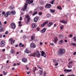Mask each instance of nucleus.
I'll return each mask as SVG.
<instances>
[{
  "label": "nucleus",
  "instance_id": "cd10ccee",
  "mask_svg": "<svg viewBox=\"0 0 76 76\" xmlns=\"http://www.w3.org/2000/svg\"><path fill=\"white\" fill-rule=\"evenodd\" d=\"M57 9H59V10H61L62 9V8H61V6H58L57 7Z\"/></svg>",
  "mask_w": 76,
  "mask_h": 76
},
{
  "label": "nucleus",
  "instance_id": "2eb2a0df",
  "mask_svg": "<svg viewBox=\"0 0 76 76\" xmlns=\"http://www.w3.org/2000/svg\"><path fill=\"white\" fill-rule=\"evenodd\" d=\"M72 71V69H66L64 70V72H70Z\"/></svg>",
  "mask_w": 76,
  "mask_h": 76
},
{
  "label": "nucleus",
  "instance_id": "9b49d317",
  "mask_svg": "<svg viewBox=\"0 0 76 76\" xmlns=\"http://www.w3.org/2000/svg\"><path fill=\"white\" fill-rule=\"evenodd\" d=\"M22 61L24 63H26L27 62V58H23L22 59Z\"/></svg>",
  "mask_w": 76,
  "mask_h": 76
},
{
  "label": "nucleus",
  "instance_id": "052dcab7",
  "mask_svg": "<svg viewBox=\"0 0 76 76\" xmlns=\"http://www.w3.org/2000/svg\"><path fill=\"white\" fill-rule=\"evenodd\" d=\"M54 44L53 43H50V45H53Z\"/></svg>",
  "mask_w": 76,
  "mask_h": 76
},
{
  "label": "nucleus",
  "instance_id": "c756f323",
  "mask_svg": "<svg viewBox=\"0 0 76 76\" xmlns=\"http://www.w3.org/2000/svg\"><path fill=\"white\" fill-rule=\"evenodd\" d=\"M73 63V61H69L68 63V64H69V65H70V64H72V63Z\"/></svg>",
  "mask_w": 76,
  "mask_h": 76
},
{
  "label": "nucleus",
  "instance_id": "37998d69",
  "mask_svg": "<svg viewBox=\"0 0 76 76\" xmlns=\"http://www.w3.org/2000/svg\"><path fill=\"white\" fill-rule=\"evenodd\" d=\"M60 28H61V29H63L64 28V26H60Z\"/></svg>",
  "mask_w": 76,
  "mask_h": 76
},
{
  "label": "nucleus",
  "instance_id": "f257e3e1",
  "mask_svg": "<svg viewBox=\"0 0 76 76\" xmlns=\"http://www.w3.org/2000/svg\"><path fill=\"white\" fill-rule=\"evenodd\" d=\"M34 2V0H27L26 1V3H25V5L24 8L22 9L21 10L23 11H25L27 9V6H28V4H30Z\"/></svg>",
  "mask_w": 76,
  "mask_h": 76
},
{
  "label": "nucleus",
  "instance_id": "338daca9",
  "mask_svg": "<svg viewBox=\"0 0 76 76\" xmlns=\"http://www.w3.org/2000/svg\"><path fill=\"white\" fill-rule=\"evenodd\" d=\"M43 43L42 42H40V45H42V44Z\"/></svg>",
  "mask_w": 76,
  "mask_h": 76
},
{
  "label": "nucleus",
  "instance_id": "774afa93",
  "mask_svg": "<svg viewBox=\"0 0 76 76\" xmlns=\"http://www.w3.org/2000/svg\"><path fill=\"white\" fill-rule=\"evenodd\" d=\"M60 76H64V75H60Z\"/></svg>",
  "mask_w": 76,
  "mask_h": 76
},
{
  "label": "nucleus",
  "instance_id": "5fc2aeb1",
  "mask_svg": "<svg viewBox=\"0 0 76 76\" xmlns=\"http://www.w3.org/2000/svg\"><path fill=\"white\" fill-rule=\"evenodd\" d=\"M44 9V7H42L41 8H40V10H42V9Z\"/></svg>",
  "mask_w": 76,
  "mask_h": 76
},
{
  "label": "nucleus",
  "instance_id": "a211bd4d",
  "mask_svg": "<svg viewBox=\"0 0 76 76\" xmlns=\"http://www.w3.org/2000/svg\"><path fill=\"white\" fill-rule=\"evenodd\" d=\"M11 53H12V54H15V51L12 49L11 51Z\"/></svg>",
  "mask_w": 76,
  "mask_h": 76
},
{
  "label": "nucleus",
  "instance_id": "5701e85b",
  "mask_svg": "<svg viewBox=\"0 0 76 76\" xmlns=\"http://www.w3.org/2000/svg\"><path fill=\"white\" fill-rule=\"evenodd\" d=\"M33 70L34 74H35V71L37 70V67H35L34 69Z\"/></svg>",
  "mask_w": 76,
  "mask_h": 76
},
{
  "label": "nucleus",
  "instance_id": "680f3d73",
  "mask_svg": "<svg viewBox=\"0 0 76 76\" xmlns=\"http://www.w3.org/2000/svg\"><path fill=\"white\" fill-rule=\"evenodd\" d=\"M70 76H75V75L74 74H71L70 75Z\"/></svg>",
  "mask_w": 76,
  "mask_h": 76
},
{
  "label": "nucleus",
  "instance_id": "412c9836",
  "mask_svg": "<svg viewBox=\"0 0 76 76\" xmlns=\"http://www.w3.org/2000/svg\"><path fill=\"white\" fill-rule=\"evenodd\" d=\"M25 52L26 53H27V54H29V53H30V52L28 51L27 49H26V50L25 51Z\"/></svg>",
  "mask_w": 76,
  "mask_h": 76
},
{
  "label": "nucleus",
  "instance_id": "3c124183",
  "mask_svg": "<svg viewBox=\"0 0 76 76\" xmlns=\"http://www.w3.org/2000/svg\"><path fill=\"white\" fill-rule=\"evenodd\" d=\"M22 20V17H20V20Z\"/></svg>",
  "mask_w": 76,
  "mask_h": 76
},
{
  "label": "nucleus",
  "instance_id": "f03ea898",
  "mask_svg": "<svg viewBox=\"0 0 76 76\" xmlns=\"http://www.w3.org/2000/svg\"><path fill=\"white\" fill-rule=\"evenodd\" d=\"M66 52V50L64 49H60L58 52V53L59 54H62L63 53H64Z\"/></svg>",
  "mask_w": 76,
  "mask_h": 76
},
{
  "label": "nucleus",
  "instance_id": "4d7b16f0",
  "mask_svg": "<svg viewBox=\"0 0 76 76\" xmlns=\"http://www.w3.org/2000/svg\"><path fill=\"white\" fill-rule=\"evenodd\" d=\"M70 37H73V35L72 34H70L69 35Z\"/></svg>",
  "mask_w": 76,
  "mask_h": 76
},
{
  "label": "nucleus",
  "instance_id": "4468645a",
  "mask_svg": "<svg viewBox=\"0 0 76 76\" xmlns=\"http://www.w3.org/2000/svg\"><path fill=\"white\" fill-rule=\"evenodd\" d=\"M10 15V12H9V11H8L7 12V13L5 14L4 16L6 17H7V16H8V15Z\"/></svg>",
  "mask_w": 76,
  "mask_h": 76
},
{
  "label": "nucleus",
  "instance_id": "603ef678",
  "mask_svg": "<svg viewBox=\"0 0 76 76\" xmlns=\"http://www.w3.org/2000/svg\"><path fill=\"white\" fill-rule=\"evenodd\" d=\"M8 32H8V31H6L5 33V34H6V35H7V34H8Z\"/></svg>",
  "mask_w": 76,
  "mask_h": 76
},
{
  "label": "nucleus",
  "instance_id": "ddd939ff",
  "mask_svg": "<svg viewBox=\"0 0 76 76\" xmlns=\"http://www.w3.org/2000/svg\"><path fill=\"white\" fill-rule=\"evenodd\" d=\"M54 43H56L57 42V41L58 40V39H57V37H54Z\"/></svg>",
  "mask_w": 76,
  "mask_h": 76
},
{
  "label": "nucleus",
  "instance_id": "2f4dec72",
  "mask_svg": "<svg viewBox=\"0 0 76 76\" xmlns=\"http://www.w3.org/2000/svg\"><path fill=\"white\" fill-rule=\"evenodd\" d=\"M37 67L38 68V69H40L42 70H43V69L40 67L39 65H37Z\"/></svg>",
  "mask_w": 76,
  "mask_h": 76
},
{
  "label": "nucleus",
  "instance_id": "0eeeda50",
  "mask_svg": "<svg viewBox=\"0 0 76 76\" xmlns=\"http://www.w3.org/2000/svg\"><path fill=\"white\" fill-rule=\"evenodd\" d=\"M35 45L34 44V43H31L30 44V47L31 48H35L36 47Z\"/></svg>",
  "mask_w": 76,
  "mask_h": 76
},
{
  "label": "nucleus",
  "instance_id": "7c9ffc66",
  "mask_svg": "<svg viewBox=\"0 0 76 76\" xmlns=\"http://www.w3.org/2000/svg\"><path fill=\"white\" fill-rule=\"evenodd\" d=\"M36 14H37V11H36L34 13H33V14H32L33 16H34V15H36Z\"/></svg>",
  "mask_w": 76,
  "mask_h": 76
},
{
  "label": "nucleus",
  "instance_id": "20e7f679",
  "mask_svg": "<svg viewBox=\"0 0 76 76\" xmlns=\"http://www.w3.org/2000/svg\"><path fill=\"white\" fill-rule=\"evenodd\" d=\"M11 26L12 29H15L16 28V25L15 24V23H12L11 24Z\"/></svg>",
  "mask_w": 76,
  "mask_h": 76
},
{
  "label": "nucleus",
  "instance_id": "aec40b11",
  "mask_svg": "<svg viewBox=\"0 0 76 76\" xmlns=\"http://www.w3.org/2000/svg\"><path fill=\"white\" fill-rule=\"evenodd\" d=\"M39 74L40 75H42V73H43V72H42V71L39 70Z\"/></svg>",
  "mask_w": 76,
  "mask_h": 76
},
{
  "label": "nucleus",
  "instance_id": "6e6d98bb",
  "mask_svg": "<svg viewBox=\"0 0 76 76\" xmlns=\"http://www.w3.org/2000/svg\"><path fill=\"white\" fill-rule=\"evenodd\" d=\"M60 22L61 23H63L64 20H61Z\"/></svg>",
  "mask_w": 76,
  "mask_h": 76
},
{
  "label": "nucleus",
  "instance_id": "9d476101",
  "mask_svg": "<svg viewBox=\"0 0 76 76\" xmlns=\"http://www.w3.org/2000/svg\"><path fill=\"white\" fill-rule=\"evenodd\" d=\"M38 19H39V17H35L34 20V21L36 23L37 22V21H38Z\"/></svg>",
  "mask_w": 76,
  "mask_h": 76
},
{
  "label": "nucleus",
  "instance_id": "79ce46f5",
  "mask_svg": "<svg viewBox=\"0 0 76 76\" xmlns=\"http://www.w3.org/2000/svg\"><path fill=\"white\" fill-rule=\"evenodd\" d=\"M40 28L39 27H37V31H39Z\"/></svg>",
  "mask_w": 76,
  "mask_h": 76
},
{
  "label": "nucleus",
  "instance_id": "13d9d810",
  "mask_svg": "<svg viewBox=\"0 0 76 76\" xmlns=\"http://www.w3.org/2000/svg\"><path fill=\"white\" fill-rule=\"evenodd\" d=\"M43 76H46V73H44L43 74Z\"/></svg>",
  "mask_w": 76,
  "mask_h": 76
},
{
  "label": "nucleus",
  "instance_id": "a878e982",
  "mask_svg": "<svg viewBox=\"0 0 76 76\" xmlns=\"http://www.w3.org/2000/svg\"><path fill=\"white\" fill-rule=\"evenodd\" d=\"M36 53H34L33 54H31V56L33 57H35Z\"/></svg>",
  "mask_w": 76,
  "mask_h": 76
},
{
  "label": "nucleus",
  "instance_id": "69168bd1",
  "mask_svg": "<svg viewBox=\"0 0 76 76\" xmlns=\"http://www.w3.org/2000/svg\"><path fill=\"white\" fill-rule=\"evenodd\" d=\"M76 52H75L73 53V55H76Z\"/></svg>",
  "mask_w": 76,
  "mask_h": 76
},
{
  "label": "nucleus",
  "instance_id": "bf43d9fd",
  "mask_svg": "<svg viewBox=\"0 0 76 76\" xmlns=\"http://www.w3.org/2000/svg\"><path fill=\"white\" fill-rule=\"evenodd\" d=\"M21 47H25V45H22L21 46Z\"/></svg>",
  "mask_w": 76,
  "mask_h": 76
},
{
  "label": "nucleus",
  "instance_id": "864d4df0",
  "mask_svg": "<svg viewBox=\"0 0 76 76\" xmlns=\"http://www.w3.org/2000/svg\"><path fill=\"white\" fill-rule=\"evenodd\" d=\"M58 63H56V64H55V66H58Z\"/></svg>",
  "mask_w": 76,
  "mask_h": 76
},
{
  "label": "nucleus",
  "instance_id": "473e14b6",
  "mask_svg": "<svg viewBox=\"0 0 76 76\" xmlns=\"http://www.w3.org/2000/svg\"><path fill=\"white\" fill-rule=\"evenodd\" d=\"M53 62H54V63H57V61L55 59H54L53 60Z\"/></svg>",
  "mask_w": 76,
  "mask_h": 76
},
{
  "label": "nucleus",
  "instance_id": "f8f14e48",
  "mask_svg": "<svg viewBox=\"0 0 76 76\" xmlns=\"http://www.w3.org/2000/svg\"><path fill=\"white\" fill-rule=\"evenodd\" d=\"M51 4H46L45 5V7L46 8H50L51 7Z\"/></svg>",
  "mask_w": 76,
  "mask_h": 76
},
{
  "label": "nucleus",
  "instance_id": "b1692460",
  "mask_svg": "<svg viewBox=\"0 0 76 76\" xmlns=\"http://www.w3.org/2000/svg\"><path fill=\"white\" fill-rule=\"evenodd\" d=\"M32 26L33 28H36V26H35V24L33 23L32 25Z\"/></svg>",
  "mask_w": 76,
  "mask_h": 76
},
{
  "label": "nucleus",
  "instance_id": "0e129e2a",
  "mask_svg": "<svg viewBox=\"0 0 76 76\" xmlns=\"http://www.w3.org/2000/svg\"><path fill=\"white\" fill-rule=\"evenodd\" d=\"M41 26L43 27V26H44L43 24H41Z\"/></svg>",
  "mask_w": 76,
  "mask_h": 76
},
{
  "label": "nucleus",
  "instance_id": "c03bdc74",
  "mask_svg": "<svg viewBox=\"0 0 76 76\" xmlns=\"http://www.w3.org/2000/svg\"><path fill=\"white\" fill-rule=\"evenodd\" d=\"M68 68H72V66L71 65H69L68 66Z\"/></svg>",
  "mask_w": 76,
  "mask_h": 76
},
{
  "label": "nucleus",
  "instance_id": "a18cd8bd",
  "mask_svg": "<svg viewBox=\"0 0 76 76\" xmlns=\"http://www.w3.org/2000/svg\"><path fill=\"white\" fill-rule=\"evenodd\" d=\"M3 31V28H2L0 30V32H2Z\"/></svg>",
  "mask_w": 76,
  "mask_h": 76
},
{
  "label": "nucleus",
  "instance_id": "ea45409f",
  "mask_svg": "<svg viewBox=\"0 0 76 76\" xmlns=\"http://www.w3.org/2000/svg\"><path fill=\"white\" fill-rule=\"evenodd\" d=\"M44 2L43 1H42L40 2V4L41 5H43V4H44Z\"/></svg>",
  "mask_w": 76,
  "mask_h": 76
},
{
  "label": "nucleus",
  "instance_id": "de8ad7c7",
  "mask_svg": "<svg viewBox=\"0 0 76 76\" xmlns=\"http://www.w3.org/2000/svg\"><path fill=\"white\" fill-rule=\"evenodd\" d=\"M59 42H61V44H62V43L63 42V40H61L60 41H59Z\"/></svg>",
  "mask_w": 76,
  "mask_h": 76
},
{
  "label": "nucleus",
  "instance_id": "a19ab883",
  "mask_svg": "<svg viewBox=\"0 0 76 76\" xmlns=\"http://www.w3.org/2000/svg\"><path fill=\"white\" fill-rule=\"evenodd\" d=\"M13 39L12 38H11L9 39V41H10V42L12 41H13Z\"/></svg>",
  "mask_w": 76,
  "mask_h": 76
},
{
  "label": "nucleus",
  "instance_id": "58836bf2",
  "mask_svg": "<svg viewBox=\"0 0 76 76\" xmlns=\"http://www.w3.org/2000/svg\"><path fill=\"white\" fill-rule=\"evenodd\" d=\"M3 73H4V75H6L7 74V72H5V71H3Z\"/></svg>",
  "mask_w": 76,
  "mask_h": 76
},
{
  "label": "nucleus",
  "instance_id": "49530a36",
  "mask_svg": "<svg viewBox=\"0 0 76 76\" xmlns=\"http://www.w3.org/2000/svg\"><path fill=\"white\" fill-rule=\"evenodd\" d=\"M31 39L32 40H34V36L32 35L31 36Z\"/></svg>",
  "mask_w": 76,
  "mask_h": 76
},
{
  "label": "nucleus",
  "instance_id": "c9c22d12",
  "mask_svg": "<svg viewBox=\"0 0 76 76\" xmlns=\"http://www.w3.org/2000/svg\"><path fill=\"white\" fill-rule=\"evenodd\" d=\"M71 45H73V46H75L76 45V43H72L71 44Z\"/></svg>",
  "mask_w": 76,
  "mask_h": 76
},
{
  "label": "nucleus",
  "instance_id": "6e6552de",
  "mask_svg": "<svg viewBox=\"0 0 76 76\" xmlns=\"http://www.w3.org/2000/svg\"><path fill=\"white\" fill-rule=\"evenodd\" d=\"M26 18H27V22H29V21H30V19H31V18H30V17L28 15H26Z\"/></svg>",
  "mask_w": 76,
  "mask_h": 76
},
{
  "label": "nucleus",
  "instance_id": "4c0bfd02",
  "mask_svg": "<svg viewBox=\"0 0 76 76\" xmlns=\"http://www.w3.org/2000/svg\"><path fill=\"white\" fill-rule=\"evenodd\" d=\"M51 16V15L50 14H48L47 15V18H49V17H50V16Z\"/></svg>",
  "mask_w": 76,
  "mask_h": 76
},
{
  "label": "nucleus",
  "instance_id": "f3484780",
  "mask_svg": "<svg viewBox=\"0 0 76 76\" xmlns=\"http://www.w3.org/2000/svg\"><path fill=\"white\" fill-rule=\"evenodd\" d=\"M11 13L12 15H14L16 14V12L15 11H12L11 12Z\"/></svg>",
  "mask_w": 76,
  "mask_h": 76
},
{
  "label": "nucleus",
  "instance_id": "09e8293b",
  "mask_svg": "<svg viewBox=\"0 0 76 76\" xmlns=\"http://www.w3.org/2000/svg\"><path fill=\"white\" fill-rule=\"evenodd\" d=\"M5 14V12L4 11H3L2 12V14L4 15Z\"/></svg>",
  "mask_w": 76,
  "mask_h": 76
},
{
  "label": "nucleus",
  "instance_id": "f704fd0d",
  "mask_svg": "<svg viewBox=\"0 0 76 76\" xmlns=\"http://www.w3.org/2000/svg\"><path fill=\"white\" fill-rule=\"evenodd\" d=\"M63 23H65V24H67V21L66 20L64 21V20Z\"/></svg>",
  "mask_w": 76,
  "mask_h": 76
},
{
  "label": "nucleus",
  "instance_id": "dca6fc26",
  "mask_svg": "<svg viewBox=\"0 0 76 76\" xmlns=\"http://www.w3.org/2000/svg\"><path fill=\"white\" fill-rule=\"evenodd\" d=\"M53 23L52 22H50L48 24V26L49 27H50L52 25Z\"/></svg>",
  "mask_w": 76,
  "mask_h": 76
},
{
  "label": "nucleus",
  "instance_id": "1a4fd4ad",
  "mask_svg": "<svg viewBox=\"0 0 76 76\" xmlns=\"http://www.w3.org/2000/svg\"><path fill=\"white\" fill-rule=\"evenodd\" d=\"M46 29L47 28H44L43 29H42L40 32L42 33H45V31H46Z\"/></svg>",
  "mask_w": 76,
  "mask_h": 76
},
{
  "label": "nucleus",
  "instance_id": "bb28decb",
  "mask_svg": "<svg viewBox=\"0 0 76 76\" xmlns=\"http://www.w3.org/2000/svg\"><path fill=\"white\" fill-rule=\"evenodd\" d=\"M73 39H74V42H76V37H73Z\"/></svg>",
  "mask_w": 76,
  "mask_h": 76
},
{
  "label": "nucleus",
  "instance_id": "393cba45",
  "mask_svg": "<svg viewBox=\"0 0 76 76\" xmlns=\"http://www.w3.org/2000/svg\"><path fill=\"white\" fill-rule=\"evenodd\" d=\"M15 42V40H13L11 42V44H14Z\"/></svg>",
  "mask_w": 76,
  "mask_h": 76
},
{
  "label": "nucleus",
  "instance_id": "423d86ee",
  "mask_svg": "<svg viewBox=\"0 0 76 76\" xmlns=\"http://www.w3.org/2000/svg\"><path fill=\"white\" fill-rule=\"evenodd\" d=\"M41 56H43V57H46V56H47V54H45V52H44V51H42L41 52Z\"/></svg>",
  "mask_w": 76,
  "mask_h": 76
},
{
  "label": "nucleus",
  "instance_id": "7ed1b4c3",
  "mask_svg": "<svg viewBox=\"0 0 76 76\" xmlns=\"http://www.w3.org/2000/svg\"><path fill=\"white\" fill-rule=\"evenodd\" d=\"M36 56L38 58H39L40 57V53L37 50L36 52H35Z\"/></svg>",
  "mask_w": 76,
  "mask_h": 76
},
{
  "label": "nucleus",
  "instance_id": "39448f33",
  "mask_svg": "<svg viewBox=\"0 0 76 76\" xmlns=\"http://www.w3.org/2000/svg\"><path fill=\"white\" fill-rule=\"evenodd\" d=\"M1 43H0V47H4V41H1Z\"/></svg>",
  "mask_w": 76,
  "mask_h": 76
},
{
  "label": "nucleus",
  "instance_id": "8fccbe9b",
  "mask_svg": "<svg viewBox=\"0 0 76 76\" xmlns=\"http://www.w3.org/2000/svg\"><path fill=\"white\" fill-rule=\"evenodd\" d=\"M22 45V43H20L19 44V46L20 47L21 46V45Z\"/></svg>",
  "mask_w": 76,
  "mask_h": 76
},
{
  "label": "nucleus",
  "instance_id": "6ab92c4d",
  "mask_svg": "<svg viewBox=\"0 0 76 76\" xmlns=\"http://www.w3.org/2000/svg\"><path fill=\"white\" fill-rule=\"evenodd\" d=\"M50 12L51 13H54L55 12V10H53L51 9L50 10Z\"/></svg>",
  "mask_w": 76,
  "mask_h": 76
},
{
  "label": "nucleus",
  "instance_id": "72a5a7b5",
  "mask_svg": "<svg viewBox=\"0 0 76 76\" xmlns=\"http://www.w3.org/2000/svg\"><path fill=\"white\" fill-rule=\"evenodd\" d=\"M55 0H52L51 2H50V3L53 4V3H54V2Z\"/></svg>",
  "mask_w": 76,
  "mask_h": 76
},
{
  "label": "nucleus",
  "instance_id": "c85d7f7f",
  "mask_svg": "<svg viewBox=\"0 0 76 76\" xmlns=\"http://www.w3.org/2000/svg\"><path fill=\"white\" fill-rule=\"evenodd\" d=\"M59 38H63V36L60 35L59 36Z\"/></svg>",
  "mask_w": 76,
  "mask_h": 76
},
{
  "label": "nucleus",
  "instance_id": "4be33fe9",
  "mask_svg": "<svg viewBox=\"0 0 76 76\" xmlns=\"http://www.w3.org/2000/svg\"><path fill=\"white\" fill-rule=\"evenodd\" d=\"M48 23V21H46L45 22L43 23V24L44 26L46 25V23Z\"/></svg>",
  "mask_w": 76,
  "mask_h": 76
},
{
  "label": "nucleus",
  "instance_id": "e2e57ef3",
  "mask_svg": "<svg viewBox=\"0 0 76 76\" xmlns=\"http://www.w3.org/2000/svg\"><path fill=\"white\" fill-rule=\"evenodd\" d=\"M58 43L59 44H60V45H61V44H62L61 42H60V41H59Z\"/></svg>",
  "mask_w": 76,
  "mask_h": 76
},
{
  "label": "nucleus",
  "instance_id": "e433bc0d",
  "mask_svg": "<svg viewBox=\"0 0 76 76\" xmlns=\"http://www.w3.org/2000/svg\"><path fill=\"white\" fill-rule=\"evenodd\" d=\"M38 14L39 15H40V16H41V15H42V12H40L38 13Z\"/></svg>",
  "mask_w": 76,
  "mask_h": 76
}]
</instances>
